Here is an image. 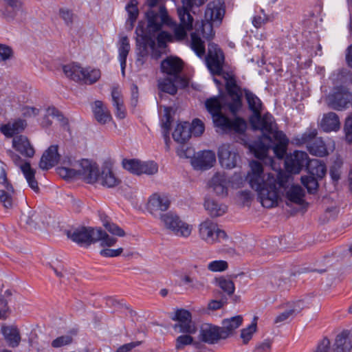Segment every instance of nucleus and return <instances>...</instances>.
I'll return each instance as SVG.
<instances>
[{
	"label": "nucleus",
	"mask_w": 352,
	"mask_h": 352,
	"mask_svg": "<svg viewBox=\"0 0 352 352\" xmlns=\"http://www.w3.org/2000/svg\"><path fill=\"white\" fill-rule=\"evenodd\" d=\"M250 171L246 176L250 187L257 194V199L261 205L267 208L276 206L280 200L281 195L286 193L288 201L302 205L305 200V192L300 186L290 185L291 177L280 171L275 176L273 174L264 173L262 164L257 161H252L250 164Z\"/></svg>",
	"instance_id": "1"
},
{
	"label": "nucleus",
	"mask_w": 352,
	"mask_h": 352,
	"mask_svg": "<svg viewBox=\"0 0 352 352\" xmlns=\"http://www.w3.org/2000/svg\"><path fill=\"white\" fill-rule=\"evenodd\" d=\"M225 14L223 3L219 0L210 2L205 11L204 19L197 21L195 31L191 33L190 47L199 57H202L206 53L203 38L210 40L214 35L213 24L221 23Z\"/></svg>",
	"instance_id": "2"
},
{
	"label": "nucleus",
	"mask_w": 352,
	"mask_h": 352,
	"mask_svg": "<svg viewBox=\"0 0 352 352\" xmlns=\"http://www.w3.org/2000/svg\"><path fill=\"white\" fill-rule=\"evenodd\" d=\"M263 133L261 138L251 146L256 157L264 159L268 150L272 148L278 158H283L289 142L285 134L277 130L276 123L274 129L271 132H263Z\"/></svg>",
	"instance_id": "3"
},
{
	"label": "nucleus",
	"mask_w": 352,
	"mask_h": 352,
	"mask_svg": "<svg viewBox=\"0 0 352 352\" xmlns=\"http://www.w3.org/2000/svg\"><path fill=\"white\" fill-rule=\"evenodd\" d=\"M245 97L248 108L252 112V115L249 118L252 128L254 130H260L262 132H271L275 126L274 117L269 113L261 115L262 102L252 91L245 90Z\"/></svg>",
	"instance_id": "4"
},
{
	"label": "nucleus",
	"mask_w": 352,
	"mask_h": 352,
	"mask_svg": "<svg viewBox=\"0 0 352 352\" xmlns=\"http://www.w3.org/2000/svg\"><path fill=\"white\" fill-rule=\"evenodd\" d=\"M72 167L58 168V175L64 179L79 178L88 184H94L98 179V165L87 159L76 161L71 164Z\"/></svg>",
	"instance_id": "5"
},
{
	"label": "nucleus",
	"mask_w": 352,
	"mask_h": 352,
	"mask_svg": "<svg viewBox=\"0 0 352 352\" xmlns=\"http://www.w3.org/2000/svg\"><path fill=\"white\" fill-rule=\"evenodd\" d=\"M177 14L180 23L175 27L174 34L164 31L158 34L157 41L160 48H164L168 41L184 40L187 36V31L192 29L193 17L190 12L185 9H177Z\"/></svg>",
	"instance_id": "6"
},
{
	"label": "nucleus",
	"mask_w": 352,
	"mask_h": 352,
	"mask_svg": "<svg viewBox=\"0 0 352 352\" xmlns=\"http://www.w3.org/2000/svg\"><path fill=\"white\" fill-rule=\"evenodd\" d=\"M160 0H147V5L149 10L146 12V16L148 21L147 29L149 33H155L160 31L163 25H170L171 19L168 15L167 10L164 6L157 5Z\"/></svg>",
	"instance_id": "7"
},
{
	"label": "nucleus",
	"mask_w": 352,
	"mask_h": 352,
	"mask_svg": "<svg viewBox=\"0 0 352 352\" xmlns=\"http://www.w3.org/2000/svg\"><path fill=\"white\" fill-rule=\"evenodd\" d=\"M160 220L167 230L177 236L188 237L191 234L192 226L173 212L161 214Z\"/></svg>",
	"instance_id": "8"
},
{
	"label": "nucleus",
	"mask_w": 352,
	"mask_h": 352,
	"mask_svg": "<svg viewBox=\"0 0 352 352\" xmlns=\"http://www.w3.org/2000/svg\"><path fill=\"white\" fill-rule=\"evenodd\" d=\"M200 238L208 244L221 243L227 238L226 232L218 228L213 221L207 219L199 226Z\"/></svg>",
	"instance_id": "9"
},
{
	"label": "nucleus",
	"mask_w": 352,
	"mask_h": 352,
	"mask_svg": "<svg viewBox=\"0 0 352 352\" xmlns=\"http://www.w3.org/2000/svg\"><path fill=\"white\" fill-rule=\"evenodd\" d=\"M225 57L223 51L214 43H209L206 63L210 73L214 76H220L225 72L223 70Z\"/></svg>",
	"instance_id": "10"
},
{
	"label": "nucleus",
	"mask_w": 352,
	"mask_h": 352,
	"mask_svg": "<svg viewBox=\"0 0 352 352\" xmlns=\"http://www.w3.org/2000/svg\"><path fill=\"white\" fill-rule=\"evenodd\" d=\"M226 81V89L228 95L232 98V102L229 104L230 110L232 113H236L241 108V92L240 87L236 85V80L232 73L225 72L221 75Z\"/></svg>",
	"instance_id": "11"
},
{
	"label": "nucleus",
	"mask_w": 352,
	"mask_h": 352,
	"mask_svg": "<svg viewBox=\"0 0 352 352\" xmlns=\"http://www.w3.org/2000/svg\"><path fill=\"white\" fill-rule=\"evenodd\" d=\"M182 69L183 62L177 57L168 56L161 63L162 72L173 76L175 81L179 80L180 87L184 88L188 86V82L186 79L179 76Z\"/></svg>",
	"instance_id": "12"
},
{
	"label": "nucleus",
	"mask_w": 352,
	"mask_h": 352,
	"mask_svg": "<svg viewBox=\"0 0 352 352\" xmlns=\"http://www.w3.org/2000/svg\"><path fill=\"white\" fill-rule=\"evenodd\" d=\"M96 228L91 227H80L67 231V236L72 241L80 247L88 248L95 243Z\"/></svg>",
	"instance_id": "13"
},
{
	"label": "nucleus",
	"mask_w": 352,
	"mask_h": 352,
	"mask_svg": "<svg viewBox=\"0 0 352 352\" xmlns=\"http://www.w3.org/2000/svg\"><path fill=\"white\" fill-rule=\"evenodd\" d=\"M171 319L179 322L173 327L175 329L179 328V332L188 334H195L197 332V328L192 322L191 314L188 311L183 309H178Z\"/></svg>",
	"instance_id": "14"
},
{
	"label": "nucleus",
	"mask_w": 352,
	"mask_h": 352,
	"mask_svg": "<svg viewBox=\"0 0 352 352\" xmlns=\"http://www.w3.org/2000/svg\"><path fill=\"white\" fill-rule=\"evenodd\" d=\"M199 339L200 341L208 344H217L224 340L220 330V327L211 323H204L199 331Z\"/></svg>",
	"instance_id": "15"
},
{
	"label": "nucleus",
	"mask_w": 352,
	"mask_h": 352,
	"mask_svg": "<svg viewBox=\"0 0 352 352\" xmlns=\"http://www.w3.org/2000/svg\"><path fill=\"white\" fill-rule=\"evenodd\" d=\"M308 158L307 153L294 151L285 159V164L287 170L294 174L298 173L305 166H307Z\"/></svg>",
	"instance_id": "16"
},
{
	"label": "nucleus",
	"mask_w": 352,
	"mask_h": 352,
	"mask_svg": "<svg viewBox=\"0 0 352 352\" xmlns=\"http://www.w3.org/2000/svg\"><path fill=\"white\" fill-rule=\"evenodd\" d=\"M218 157L222 167L231 169L236 166L239 156L230 144H223L218 149Z\"/></svg>",
	"instance_id": "17"
},
{
	"label": "nucleus",
	"mask_w": 352,
	"mask_h": 352,
	"mask_svg": "<svg viewBox=\"0 0 352 352\" xmlns=\"http://www.w3.org/2000/svg\"><path fill=\"white\" fill-rule=\"evenodd\" d=\"M215 162V153L212 151H204L199 152L191 160L192 166L197 170L209 169L213 166Z\"/></svg>",
	"instance_id": "18"
},
{
	"label": "nucleus",
	"mask_w": 352,
	"mask_h": 352,
	"mask_svg": "<svg viewBox=\"0 0 352 352\" xmlns=\"http://www.w3.org/2000/svg\"><path fill=\"white\" fill-rule=\"evenodd\" d=\"M351 95L344 88H338L328 96V104L332 109L341 110L350 102Z\"/></svg>",
	"instance_id": "19"
},
{
	"label": "nucleus",
	"mask_w": 352,
	"mask_h": 352,
	"mask_svg": "<svg viewBox=\"0 0 352 352\" xmlns=\"http://www.w3.org/2000/svg\"><path fill=\"white\" fill-rule=\"evenodd\" d=\"M59 160L58 146L52 145L43 153L39 162V167L42 170H49L57 164Z\"/></svg>",
	"instance_id": "20"
},
{
	"label": "nucleus",
	"mask_w": 352,
	"mask_h": 352,
	"mask_svg": "<svg viewBox=\"0 0 352 352\" xmlns=\"http://www.w3.org/2000/svg\"><path fill=\"white\" fill-rule=\"evenodd\" d=\"M137 45L138 47V53L137 63L142 65L144 62V58L148 54V48H154L155 46V40L151 35L144 34L140 39H137Z\"/></svg>",
	"instance_id": "21"
},
{
	"label": "nucleus",
	"mask_w": 352,
	"mask_h": 352,
	"mask_svg": "<svg viewBox=\"0 0 352 352\" xmlns=\"http://www.w3.org/2000/svg\"><path fill=\"white\" fill-rule=\"evenodd\" d=\"M170 201L166 195L153 194L148 202V208L151 213L158 211H166L170 206Z\"/></svg>",
	"instance_id": "22"
},
{
	"label": "nucleus",
	"mask_w": 352,
	"mask_h": 352,
	"mask_svg": "<svg viewBox=\"0 0 352 352\" xmlns=\"http://www.w3.org/2000/svg\"><path fill=\"white\" fill-rule=\"evenodd\" d=\"M243 322V318L241 316H236L230 318L223 320L220 330L221 336L226 340L234 334L235 330L239 328Z\"/></svg>",
	"instance_id": "23"
},
{
	"label": "nucleus",
	"mask_w": 352,
	"mask_h": 352,
	"mask_svg": "<svg viewBox=\"0 0 352 352\" xmlns=\"http://www.w3.org/2000/svg\"><path fill=\"white\" fill-rule=\"evenodd\" d=\"M229 181L224 173H217L212 177L209 186L219 196H225L228 194V185Z\"/></svg>",
	"instance_id": "24"
},
{
	"label": "nucleus",
	"mask_w": 352,
	"mask_h": 352,
	"mask_svg": "<svg viewBox=\"0 0 352 352\" xmlns=\"http://www.w3.org/2000/svg\"><path fill=\"white\" fill-rule=\"evenodd\" d=\"M13 147L22 155L27 157H32L34 155V149L26 136L18 135L12 140Z\"/></svg>",
	"instance_id": "25"
},
{
	"label": "nucleus",
	"mask_w": 352,
	"mask_h": 352,
	"mask_svg": "<svg viewBox=\"0 0 352 352\" xmlns=\"http://www.w3.org/2000/svg\"><path fill=\"white\" fill-rule=\"evenodd\" d=\"M97 182L107 188L116 187L120 183V180L107 166L102 167L101 172H99Z\"/></svg>",
	"instance_id": "26"
},
{
	"label": "nucleus",
	"mask_w": 352,
	"mask_h": 352,
	"mask_svg": "<svg viewBox=\"0 0 352 352\" xmlns=\"http://www.w3.org/2000/svg\"><path fill=\"white\" fill-rule=\"evenodd\" d=\"M349 332L343 331L336 338L333 346V352H350L352 349V342L349 337Z\"/></svg>",
	"instance_id": "27"
},
{
	"label": "nucleus",
	"mask_w": 352,
	"mask_h": 352,
	"mask_svg": "<svg viewBox=\"0 0 352 352\" xmlns=\"http://www.w3.org/2000/svg\"><path fill=\"white\" fill-rule=\"evenodd\" d=\"M1 332L5 340L12 347L17 346L21 342V336L19 329L14 325L1 327Z\"/></svg>",
	"instance_id": "28"
},
{
	"label": "nucleus",
	"mask_w": 352,
	"mask_h": 352,
	"mask_svg": "<svg viewBox=\"0 0 352 352\" xmlns=\"http://www.w3.org/2000/svg\"><path fill=\"white\" fill-rule=\"evenodd\" d=\"M95 119L101 124H104L111 120L110 111L107 107L100 100L94 102L92 107Z\"/></svg>",
	"instance_id": "29"
},
{
	"label": "nucleus",
	"mask_w": 352,
	"mask_h": 352,
	"mask_svg": "<svg viewBox=\"0 0 352 352\" xmlns=\"http://www.w3.org/2000/svg\"><path fill=\"white\" fill-rule=\"evenodd\" d=\"M27 126V122L25 120L17 119L12 123H8L3 125L0 128V131L7 137H12L15 134L23 131Z\"/></svg>",
	"instance_id": "30"
},
{
	"label": "nucleus",
	"mask_w": 352,
	"mask_h": 352,
	"mask_svg": "<svg viewBox=\"0 0 352 352\" xmlns=\"http://www.w3.org/2000/svg\"><path fill=\"white\" fill-rule=\"evenodd\" d=\"M320 125L322 129L327 132L338 131L340 127L339 118L333 112L324 114Z\"/></svg>",
	"instance_id": "31"
},
{
	"label": "nucleus",
	"mask_w": 352,
	"mask_h": 352,
	"mask_svg": "<svg viewBox=\"0 0 352 352\" xmlns=\"http://www.w3.org/2000/svg\"><path fill=\"white\" fill-rule=\"evenodd\" d=\"M190 136V125L188 122L177 124L173 133L174 140L178 143H184Z\"/></svg>",
	"instance_id": "32"
},
{
	"label": "nucleus",
	"mask_w": 352,
	"mask_h": 352,
	"mask_svg": "<svg viewBox=\"0 0 352 352\" xmlns=\"http://www.w3.org/2000/svg\"><path fill=\"white\" fill-rule=\"evenodd\" d=\"M204 207L212 217H220L227 211V206L226 205L211 199H208L205 201Z\"/></svg>",
	"instance_id": "33"
},
{
	"label": "nucleus",
	"mask_w": 352,
	"mask_h": 352,
	"mask_svg": "<svg viewBox=\"0 0 352 352\" xmlns=\"http://www.w3.org/2000/svg\"><path fill=\"white\" fill-rule=\"evenodd\" d=\"M38 214L31 208L25 210L21 216V221L27 226V228L33 230L39 226Z\"/></svg>",
	"instance_id": "34"
},
{
	"label": "nucleus",
	"mask_w": 352,
	"mask_h": 352,
	"mask_svg": "<svg viewBox=\"0 0 352 352\" xmlns=\"http://www.w3.org/2000/svg\"><path fill=\"white\" fill-rule=\"evenodd\" d=\"M63 69L66 76L74 81H81V78L85 77L84 68L78 64L71 63L64 65Z\"/></svg>",
	"instance_id": "35"
},
{
	"label": "nucleus",
	"mask_w": 352,
	"mask_h": 352,
	"mask_svg": "<svg viewBox=\"0 0 352 352\" xmlns=\"http://www.w3.org/2000/svg\"><path fill=\"white\" fill-rule=\"evenodd\" d=\"M6 6L3 14L5 16L13 19L16 13L23 10V3L21 0H1Z\"/></svg>",
	"instance_id": "36"
},
{
	"label": "nucleus",
	"mask_w": 352,
	"mask_h": 352,
	"mask_svg": "<svg viewBox=\"0 0 352 352\" xmlns=\"http://www.w3.org/2000/svg\"><path fill=\"white\" fill-rule=\"evenodd\" d=\"M21 171L23 173L29 186L36 192L39 191L38 182L35 179V170L31 168L28 162H24V165L21 166Z\"/></svg>",
	"instance_id": "37"
},
{
	"label": "nucleus",
	"mask_w": 352,
	"mask_h": 352,
	"mask_svg": "<svg viewBox=\"0 0 352 352\" xmlns=\"http://www.w3.org/2000/svg\"><path fill=\"white\" fill-rule=\"evenodd\" d=\"M307 150L311 155L320 157L329 154L326 144L321 138L315 140L312 143H309Z\"/></svg>",
	"instance_id": "38"
},
{
	"label": "nucleus",
	"mask_w": 352,
	"mask_h": 352,
	"mask_svg": "<svg viewBox=\"0 0 352 352\" xmlns=\"http://www.w3.org/2000/svg\"><path fill=\"white\" fill-rule=\"evenodd\" d=\"M307 166L310 175H312L317 178L322 179L326 175V166L319 160H309Z\"/></svg>",
	"instance_id": "39"
},
{
	"label": "nucleus",
	"mask_w": 352,
	"mask_h": 352,
	"mask_svg": "<svg viewBox=\"0 0 352 352\" xmlns=\"http://www.w3.org/2000/svg\"><path fill=\"white\" fill-rule=\"evenodd\" d=\"M130 50L129 41L127 36H123L120 40L119 60L122 69V73L124 74L126 58Z\"/></svg>",
	"instance_id": "40"
},
{
	"label": "nucleus",
	"mask_w": 352,
	"mask_h": 352,
	"mask_svg": "<svg viewBox=\"0 0 352 352\" xmlns=\"http://www.w3.org/2000/svg\"><path fill=\"white\" fill-rule=\"evenodd\" d=\"M177 85L180 86L179 80H176L173 78L172 80L170 78H165L158 80V89L164 93L170 95H175L177 91Z\"/></svg>",
	"instance_id": "41"
},
{
	"label": "nucleus",
	"mask_w": 352,
	"mask_h": 352,
	"mask_svg": "<svg viewBox=\"0 0 352 352\" xmlns=\"http://www.w3.org/2000/svg\"><path fill=\"white\" fill-rule=\"evenodd\" d=\"M317 135L318 131L316 129H309L302 135L294 138L293 141L298 146L306 144L307 148H308L309 143H312L315 140L319 138Z\"/></svg>",
	"instance_id": "42"
},
{
	"label": "nucleus",
	"mask_w": 352,
	"mask_h": 352,
	"mask_svg": "<svg viewBox=\"0 0 352 352\" xmlns=\"http://www.w3.org/2000/svg\"><path fill=\"white\" fill-rule=\"evenodd\" d=\"M96 232L97 233L95 236V243L100 242V245L103 248L113 246L117 242V239L110 236L100 228H96Z\"/></svg>",
	"instance_id": "43"
},
{
	"label": "nucleus",
	"mask_w": 352,
	"mask_h": 352,
	"mask_svg": "<svg viewBox=\"0 0 352 352\" xmlns=\"http://www.w3.org/2000/svg\"><path fill=\"white\" fill-rule=\"evenodd\" d=\"M14 192V188L12 185H8V188L0 190V202L5 208L10 209L12 208Z\"/></svg>",
	"instance_id": "44"
},
{
	"label": "nucleus",
	"mask_w": 352,
	"mask_h": 352,
	"mask_svg": "<svg viewBox=\"0 0 352 352\" xmlns=\"http://www.w3.org/2000/svg\"><path fill=\"white\" fill-rule=\"evenodd\" d=\"M113 105L116 109V116L120 119L125 117V109L123 100L120 97V93L116 90H113L111 93Z\"/></svg>",
	"instance_id": "45"
},
{
	"label": "nucleus",
	"mask_w": 352,
	"mask_h": 352,
	"mask_svg": "<svg viewBox=\"0 0 352 352\" xmlns=\"http://www.w3.org/2000/svg\"><path fill=\"white\" fill-rule=\"evenodd\" d=\"M100 219L103 222L104 227L111 234L118 236H124L125 232L122 228L119 227L118 225L111 223L108 220V217L105 214H101Z\"/></svg>",
	"instance_id": "46"
},
{
	"label": "nucleus",
	"mask_w": 352,
	"mask_h": 352,
	"mask_svg": "<svg viewBox=\"0 0 352 352\" xmlns=\"http://www.w3.org/2000/svg\"><path fill=\"white\" fill-rule=\"evenodd\" d=\"M172 109L170 107H165L164 108V118L165 120H162V127L163 129V136L165 139L166 143L170 140L169 138V132L170 129V125L172 122V118L170 116V112Z\"/></svg>",
	"instance_id": "47"
},
{
	"label": "nucleus",
	"mask_w": 352,
	"mask_h": 352,
	"mask_svg": "<svg viewBox=\"0 0 352 352\" xmlns=\"http://www.w3.org/2000/svg\"><path fill=\"white\" fill-rule=\"evenodd\" d=\"M85 77L81 78V81L85 84L91 85L100 78V71L96 69L84 68Z\"/></svg>",
	"instance_id": "48"
},
{
	"label": "nucleus",
	"mask_w": 352,
	"mask_h": 352,
	"mask_svg": "<svg viewBox=\"0 0 352 352\" xmlns=\"http://www.w3.org/2000/svg\"><path fill=\"white\" fill-rule=\"evenodd\" d=\"M229 126L228 127L227 131L229 132H234L239 135H243L246 130L247 124L245 121L242 119L237 118L234 120H231L230 122Z\"/></svg>",
	"instance_id": "49"
},
{
	"label": "nucleus",
	"mask_w": 352,
	"mask_h": 352,
	"mask_svg": "<svg viewBox=\"0 0 352 352\" xmlns=\"http://www.w3.org/2000/svg\"><path fill=\"white\" fill-rule=\"evenodd\" d=\"M206 108L212 116L221 112L222 105L217 97H212L206 100Z\"/></svg>",
	"instance_id": "50"
},
{
	"label": "nucleus",
	"mask_w": 352,
	"mask_h": 352,
	"mask_svg": "<svg viewBox=\"0 0 352 352\" xmlns=\"http://www.w3.org/2000/svg\"><path fill=\"white\" fill-rule=\"evenodd\" d=\"M188 333V335H182L177 338L175 341L176 350H182L187 345L193 344L197 347L199 344V342H194V339Z\"/></svg>",
	"instance_id": "51"
},
{
	"label": "nucleus",
	"mask_w": 352,
	"mask_h": 352,
	"mask_svg": "<svg viewBox=\"0 0 352 352\" xmlns=\"http://www.w3.org/2000/svg\"><path fill=\"white\" fill-rule=\"evenodd\" d=\"M302 185L307 189L309 193H314L318 187V183L315 176L310 175L301 177Z\"/></svg>",
	"instance_id": "52"
},
{
	"label": "nucleus",
	"mask_w": 352,
	"mask_h": 352,
	"mask_svg": "<svg viewBox=\"0 0 352 352\" xmlns=\"http://www.w3.org/2000/svg\"><path fill=\"white\" fill-rule=\"evenodd\" d=\"M257 324L256 318L248 327L241 329V338L243 344H246L252 339L253 334L256 331Z\"/></svg>",
	"instance_id": "53"
},
{
	"label": "nucleus",
	"mask_w": 352,
	"mask_h": 352,
	"mask_svg": "<svg viewBox=\"0 0 352 352\" xmlns=\"http://www.w3.org/2000/svg\"><path fill=\"white\" fill-rule=\"evenodd\" d=\"M60 18L63 20L65 24L67 26H72L75 18L73 11L67 8H60L58 10Z\"/></svg>",
	"instance_id": "54"
},
{
	"label": "nucleus",
	"mask_w": 352,
	"mask_h": 352,
	"mask_svg": "<svg viewBox=\"0 0 352 352\" xmlns=\"http://www.w3.org/2000/svg\"><path fill=\"white\" fill-rule=\"evenodd\" d=\"M217 285L228 296H232L234 292V284L231 280L220 278L217 279Z\"/></svg>",
	"instance_id": "55"
},
{
	"label": "nucleus",
	"mask_w": 352,
	"mask_h": 352,
	"mask_svg": "<svg viewBox=\"0 0 352 352\" xmlns=\"http://www.w3.org/2000/svg\"><path fill=\"white\" fill-rule=\"evenodd\" d=\"M158 170L157 164L153 162H141L140 164V175L141 174H146V175H154Z\"/></svg>",
	"instance_id": "56"
},
{
	"label": "nucleus",
	"mask_w": 352,
	"mask_h": 352,
	"mask_svg": "<svg viewBox=\"0 0 352 352\" xmlns=\"http://www.w3.org/2000/svg\"><path fill=\"white\" fill-rule=\"evenodd\" d=\"M212 117L213 122L216 126L222 129L224 131H227L229 126L230 119L223 116L221 112L214 115Z\"/></svg>",
	"instance_id": "57"
},
{
	"label": "nucleus",
	"mask_w": 352,
	"mask_h": 352,
	"mask_svg": "<svg viewBox=\"0 0 352 352\" xmlns=\"http://www.w3.org/2000/svg\"><path fill=\"white\" fill-rule=\"evenodd\" d=\"M122 164L124 169L133 174L140 175L141 161L137 160H124Z\"/></svg>",
	"instance_id": "58"
},
{
	"label": "nucleus",
	"mask_w": 352,
	"mask_h": 352,
	"mask_svg": "<svg viewBox=\"0 0 352 352\" xmlns=\"http://www.w3.org/2000/svg\"><path fill=\"white\" fill-rule=\"evenodd\" d=\"M228 267V263L225 261H214L210 262L208 268L212 272H223Z\"/></svg>",
	"instance_id": "59"
},
{
	"label": "nucleus",
	"mask_w": 352,
	"mask_h": 352,
	"mask_svg": "<svg viewBox=\"0 0 352 352\" xmlns=\"http://www.w3.org/2000/svg\"><path fill=\"white\" fill-rule=\"evenodd\" d=\"M204 131V124L199 119H195L190 125V132L195 136L201 135Z\"/></svg>",
	"instance_id": "60"
},
{
	"label": "nucleus",
	"mask_w": 352,
	"mask_h": 352,
	"mask_svg": "<svg viewBox=\"0 0 352 352\" xmlns=\"http://www.w3.org/2000/svg\"><path fill=\"white\" fill-rule=\"evenodd\" d=\"M47 113L51 116L52 118H56L61 125L65 126L67 124V119L55 107H49L47 109Z\"/></svg>",
	"instance_id": "61"
},
{
	"label": "nucleus",
	"mask_w": 352,
	"mask_h": 352,
	"mask_svg": "<svg viewBox=\"0 0 352 352\" xmlns=\"http://www.w3.org/2000/svg\"><path fill=\"white\" fill-rule=\"evenodd\" d=\"M236 197L243 206L249 205L252 199V193L248 190L239 191L236 193Z\"/></svg>",
	"instance_id": "62"
},
{
	"label": "nucleus",
	"mask_w": 352,
	"mask_h": 352,
	"mask_svg": "<svg viewBox=\"0 0 352 352\" xmlns=\"http://www.w3.org/2000/svg\"><path fill=\"white\" fill-rule=\"evenodd\" d=\"M126 9L129 14V19L131 21V23H133L135 21L138 16V9L135 1H131L126 6Z\"/></svg>",
	"instance_id": "63"
},
{
	"label": "nucleus",
	"mask_w": 352,
	"mask_h": 352,
	"mask_svg": "<svg viewBox=\"0 0 352 352\" xmlns=\"http://www.w3.org/2000/svg\"><path fill=\"white\" fill-rule=\"evenodd\" d=\"M346 140L349 143H352V117L346 119L344 128Z\"/></svg>",
	"instance_id": "64"
}]
</instances>
